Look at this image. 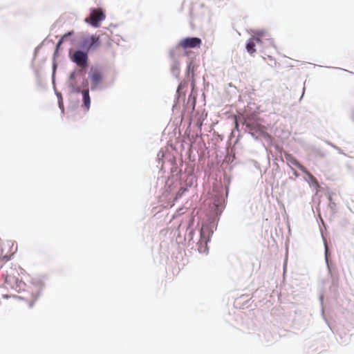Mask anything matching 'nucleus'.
<instances>
[{"label":"nucleus","instance_id":"dca6fc26","mask_svg":"<svg viewBox=\"0 0 354 354\" xmlns=\"http://www.w3.org/2000/svg\"><path fill=\"white\" fill-rule=\"evenodd\" d=\"M86 86H87V80H85Z\"/></svg>","mask_w":354,"mask_h":354},{"label":"nucleus","instance_id":"39448f33","mask_svg":"<svg viewBox=\"0 0 354 354\" xmlns=\"http://www.w3.org/2000/svg\"><path fill=\"white\" fill-rule=\"evenodd\" d=\"M90 79L91 81L92 88H95L100 83L102 82L103 75L101 71L98 70L92 71L90 73Z\"/></svg>","mask_w":354,"mask_h":354},{"label":"nucleus","instance_id":"f03ea898","mask_svg":"<svg viewBox=\"0 0 354 354\" xmlns=\"http://www.w3.org/2000/svg\"><path fill=\"white\" fill-rule=\"evenodd\" d=\"M100 45V37L97 35L85 36L82 38L80 46L86 50L97 48Z\"/></svg>","mask_w":354,"mask_h":354},{"label":"nucleus","instance_id":"1a4fd4ad","mask_svg":"<svg viewBox=\"0 0 354 354\" xmlns=\"http://www.w3.org/2000/svg\"><path fill=\"white\" fill-rule=\"evenodd\" d=\"M69 86L73 93H79L82 92L81 88L77 85L75 80V73H72L70 76V83Z\"/></svg>","mask_w":354,"mask_h":354},{"label":"nucleus","instance_id":"6e6552de","mask_svg":"<svg viewBox=\"0 0 354 354\" xmlns=\"http://www.w3.org/2000/svg\"><path fill=\"white\" fill-rule=\"evenodd\" d=\"M286 157V159L290 162L291 163L292 165H295V167H297L298 169H299L302 172H306V168L305 167H304L302 165H301L298 161L297 160L294 158L292 155L290 154H286L285 156Z\"/></svg>","mask_w":354,"mask_h":354},{"label":"nucleus","instance_id":"20e7f679","mask_svg":"<svg viewBox=\"0 0 354 354\" xmlns=\"http://www.w3.org/2000/svg\"><path fill=\"white\" fill-rule=\"evenodd\" d=\"M202 41L198 37H187L180 41L179 46L184 49L199 48Z\"/></svg>","mask_w":354,"mask_h":354},{"label":"nucleus","instance_id":"ddd939ff","mask_svg":"<svg viewBox=\"0 0 354 354\" xmlns=\"http://www.w3.org/2000/svg\"><path fill=\"white\" fill-rule=\"evenodd\" d=\"M12 277H8L6 279V281H7V282H11V281H12Z\"/></svg>","mask_w":354,"mask_h":354},{"label":"nucleus","instance_id":"423d86ee","mask_svg":"<svg viewBox=\"0 0 354 354\" xmlns=\"http://www.w3.org/2000/svg\"><path fill=\"white\" fill-rule=\"evenodd\" d=\"M261 42V40L260 39V38L257 37H251L248 40V41L246 44L247 51L251 55L253 54L254 53L256 52V49H255L256 44H260Z\"/></svg>","mask_w":354,"mask_h":354},{"label":"nucleus","instance_id":"f8f14e48","mask_svg":"<svg viewBox=\"0 0 354 354\" xmlns=\"http://www.w3.org/2000/svg\"><path fill=\"white\" fill-rule=\"evenodd\" d=\"M308 178V181L310 185L314 186L317 189L319 187L317 180L306 169V172H304Z\"/></svg>","mask_w":354,"mask_h":354},{"label":"nucleus","instance_id":"f257e3e1","mask_svg":"<svg viewBox=\"0 0 354 354\" xmlns=\"http://www.w3.org/2000/svg\"><path fill=\"white\" fill-rule=\"evenodd\" d=\"M105 15L100 8L92 10L90 17L85 19L86 23H89L93 27H99L100 23L105 19Z\"/></svg>","mask_w":354,"mask_h":354},{"label":"nucleus","instance_id":"7ed1b4c3","mask_svg":"<svg viewBox=\"0 0 354 354\" xmlns=\"http://www.w3.org/2000/svg\"><path fill=\"white\" fill-rule=\"evenodd\" d=\"M71 60L75 63L79 67L85 68L88 64L87 53L82 50H75L71 57Z\"/></svg>","mask_w":354,"mask_h":354},{"label":"nucleus","instance_id":"9b49d317","mask_svg":"<svg viewBox=\"0 0 354 354\" xmlns=\"http://www.w3.org/2000/svg\"><path fill=\"white\" fill-rule=\"evenodd\" d=\"M74 35V31H73V30H71V31H69V32H68L65 33V34H64V35L60 38V39L59 40V41L57 42V46H56V50L57 51V50L59 49V48H60L61 45H62L64 42H65L66 41H67V40H68V38L69 37H71V36H72V35Z\"/></svg>","mask_w":354,"mask_h":354},{"label":"nucleus","instance_id":"f3484780","mask_svg":"<svg viewBox=\"0 0 354 354\" xmlns=\"http://www.w3.org/2000/svg\"><path fill=\"white\" fill-rule=\"evenodd\" d=\"M2 267V265H0V268Z\"/></svg>","mask_w":354,"mask_h":354},{"label":"nucleus","instance_id":"9d476101","mask_svg":"<svg viewBox=\"0 0 354 354\" xmlns=\"http://www.w3.org/2000/svg\"><path fill=\"white\" fill-rule=\"evenodd\" d=\"M40 294V287L35 286L32 288V294L30 301V306H32L33 303L37 300Z\"/></svg>","mask_w":354,"mask_h":354},{"label":"nucleus","instance_id":"0eeeda50","mask_svg":"<svg viewBox=\"0 0 354 354\" xmlns=\"http://www.w3.org/2000/svg\"><path fill=\"white\" fill-rule=\"evenodd\" d=\"M82 96H83V106L84 107L86 111H88L91 104V98L89 96L88 88H86L82 91Z\"/></svg>","mask_w":354,"mask_h":354},{"label":"nucleus","instance_id":"4468645a","mask_svg":"<svg viewBox=\"0 0 354 354\" xmlns=\"http://www.w3.org/2000/svg\"><path fill=\"white\" fill-rule=\"evenodd\" d=\"M180 88H181V84H180V85L178 86V91H179V90L180 89Z\"/></svg>","mask_w":354,"mask_h":354},{"label":"nucleus","instance_id":"2eb2a0df","mask_svg":"<svg viewBox=\"0 0 354 354\" xmlns=\"http://www.w3.org/2000/svg\"><path fill=\"white\" fill-rule=\"evenodd\" d=\"M3 258L5 259L6 261L8 259L6 256H3Z\"/></svg>","mask_w":354,"mask_h":354}]
</instances>
